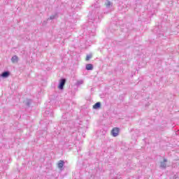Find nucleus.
<instances>
[{"label":"nucleus","mask_w":179,"mask_h":179,"mask_svg":"<svg viewBox=\"0 0 179 179\" xmlns=\"http://www.w3.org/2000/svg\"><path fill=\"white\" fill-rule=\"evenodd\" d=\"M27 107H30L31 104V99H27L26 103H25Z\"/></svg>","instance_id":"nucleus-13"},{"label":"nucleus","mask_w":179,"mask_h":179,"mask_svg":"<svg viewBox=\"0 0 179 179\" xmlns=\"http://www.w3.org/2000/svg\"><path fill=\"white\" fill-rule=\"evenodd\" d=\"M65 83H66V78H62L59 80L58 88L59 90H64V86H65Z\"/></svg>","instance_id":"nucleus-2"},{"label":"nucleus","mask_w":179,"mask_h":179,"mask_svg":"<svg viewBox=\"0 0 179 179\" xmlns=\"http://www.w3.org/2000/svg\"><path fill=\"white\" fill-rule=\"evenodd\" d=\"M11 61L13 64H15L19 61V57H17V55H14L12 57Z\"/></svg>","instance_id":"nucleus-9"},{"label":"nucleus","mask_w":179,"mask_h":179,"mask_svg":"<svg viewBox=\"0 0 179 179\" xmlns=\"http://www.w3.org/2000/svg\"><path fill=\"white\" fill-rule=\"evenodd\" d=\"M111 134L114 137L118 136V134H120V128L114 127L111 131Z\"/></svg>","instance_id":"nucleus-4"},{"label":"nucleus","mask_w":179,"mask_h":179,"mask_svg":"<svg viewBox=\"0 0 179 179\" xmlns=\"http://www.w3.org/2000/svg\"><path fill=\"white\" fill-rule=\"evenodd\" d=\"M92 58V55H87L86 57V61H89Z\"/></svg>","instance_id":"nucleus-15"},{"label":"nucleus","mask_w":179,"mask_h":179,"mask_svg":"<svg viewBox=\"0 0 179 179\" xmlns=\"http://www.w3.org/2000/svg\"><path fill=\"white\" fill-rule=\"evenodd\" d=\"M103 15V13L100 12L99 8H96L90 12L88 15L89 24L91 25L92 29H97V23L100 22V16Z\"/></svg>","instance_id":"nucleus-1"},{"label":"nucleus","mask_w":179,"mask_h":179,"mask_svg":"<svg viewBox=\"0 0 179 179\" xmlns=\"http://www.w3.org/2000/svg\"><path fill=\"white\" fill-rule=\"evenodd\" d=\"M80 85H83V80H78L76 82V86H80Z\"/></svg>","instance_id":"nucleus-14"},{"label":"nucleus","mask_w":179,"mask_h":179,"mask_svg":"<svg viewBox=\"0 0 179 179\" xmlns=\"http://www.w3.org/2000/svg\"><path fill=\"white\" fill-rule=\"evenodd\" d=\"M85 69L87 71H93V64H86Z\"/></svg>","instance_id":"nucleus-10"},{"label":"nucleus","mask_w":179,"mask_h":179,"mask_svg":"<svg viewBox=\"0 0 179 179\" xmlns=\"http://www.w3.org/2000/svg\"><path fill=\"white\" fill-rule=\"evenodd\" d=\"M94 8H95V9H96V8H99L100 9V8H99V7H97V6L96 7V6H94Z\"/></svg>","instance_id":"nucleus-16"},{"label":"nucleus","mask_w":179,"mask_h":179,"mask_svg":"<svg viewBox=\"0 0 179 179\" xmlns=\"http://www.w3.org/2000/svg\"><path fill=\"white\" fill-rule=\"evenodd\" d=\"M45 115H48L49 117H54V114L52 113V110H46L45 112Z\"/></svg>","instance_id":"nucleus-11"},{"label":"nucleus","mask_w":179,"mask_h":179,"mask_svg":"<svg viewBox=\"0 0 179 179\" xmlns=\"http://www.w3.org/2000/svg\"><path fill=\"white\" fill-rule=\"evenodd\" d=\"M174 178H177V176L175 175Z\"/></svg>","instance_id":"nucleus-17"},{"label":"nucleus","mask_w":179,"mask_h":179,"mask_svg":"<svg viewBox=\"0 0 179 179\" xmlns=\"http://www.w3.org/2000/svg\"><path fill=\"white\" fill-rule=\"evenodd\" d=\"M105 5L107 8V9H110V8H113V2L107 0L105 3Z\"/></svg>","instance_id":"nucleus-7"},{"label":"nucleus","mask_w":179,"mask_h":179,"mask_svg":"<svg viewBox=\"0 0 179 179\" xmlns=\"http://www.w3.org/2000/svg\"><path fill=\"white\" fill-rule=\"evenodd\" d=\"M100 107H101V102H96L94 106H93V108L94 110H99V108H100Z\"/></svg>","instance_id":"nucleus-8"},{"label":"nucleus","mask_w":179,"mask_h":179,"mask_svg":"<svg viewBox=\"0 0 179 179\" xmlns=\"http://www.w3.org/2000/svg\"><path fill=\"white\" fill-rule=\"evenodd\" d=\"M166 163H167V159L164 158L163 162H161V169H166V167H167V164H166Z\"/></svg>","instance_id":"nucleus-6"},{"label":"nucleus","mask_w":179,"mask_h":179,"mask_svg":"<svg viewBox=\"0 0 179 179\" xmlns=\"http://www.w3.org/2000/svg\"><path fill=\"white\" fill-rule=\"evenodd\" d=\"M10 76V71H4L1 74H0V77L6 79V78H9Z\"/></svg>","instance_id":"nucleus-3"},{"label":"nucleus","mask_w":179,"mask_h":179,"mask_svg":"<svg viewBox=\"0 0 179 179\" xmlns=\"http://www.w3.org/2000/svg\"><path fill=\"white\" fill-rule=\"evenodd\" d=\"M65 164V162L64 160H59L57 164V167L60 170H64V165Z\"/></svg>","instance_id":"nucleus-5"},{"label":"nucleus","mask_w":179,"mask_h":179,"mask_svg":"<svg viewBox=\"0 0 179 179\" xmlns=\"http://www.w3.org/2000/svg\"><path fill=\"white\" fill-rule=\"evenodd\" d=\"M58 16V13H55V14L50 15V20H54V19H55V17H57Z\"/></svg>","instance_id":"nucleus-12"}]
</instances>
